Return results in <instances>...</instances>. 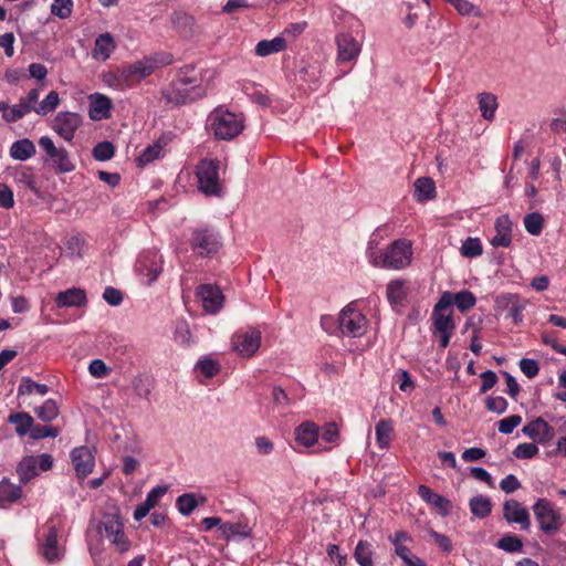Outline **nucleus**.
I'll use <instances>...</instances> for the list:
<instances>
[{
	"label": "nucleus",
	"mask_w": 566,
	"mask_h": 566,
	"mask_svg": "<svg viewBox=\"0 0 566 566\" xmlns=\"http://www.w3.org/2000/svg\"><path fill=\"white\" fill-rule=\"evenodd\" d=\"M196 369L200 371L206 378H212L220 371V365L217 360L210 357H203L196 364Z\"/></svg>",
	"instance_id": "obj_49"
},
{
	"label": "nucleus",
	"mask_w": 566,
	"mask_h": 566,
	"mask_svg": "<svg viewBox=\"0 0 566 566\" xmlns=\"http://www.w3.org/2000/svg\"><path fill=\"white\" fill-rule=\"evenodd\" d=\"M319 437L324 442L336 443L338 440V437H339V432H338V428H337L336 423H334V422L326 423L323 427L322 432L319 433Z\"/></svg>",
	"instance_id": "obj_64"
},
{
	"label": "nucleus",
	"mask_w": 566,
	"mask_h": 566,
	"mask_svg": "<svg viewBox=\"0 0 566 566\" xmlns=\"http://www.w3.org/2000/svg\"><path fill=\"white\" fill-rule=\"evenodd\" d=\"M71 460L76 472L81 479L86 478L94 469L95 459L92 451L87 447H78L71 452Z\"/></svg>",
	"instance_id": "obj_20"
},
{
	"label": "nucleus",
	"mask_w": 566,
	"mask_h": 566,
	"mask_svg": "<svg viewBox=\"0 0 566 566\" xmlns=\"http://www.w3.org/2000/svg\"><path fill=\"white\" fill-rule=\"evenodd\" d=\"M166 485H157L153 488L146 495L143 503L138 504L134 511V518L140 521L146 517L151 509H154L160 499L167 493Z\"/></svg>",
	"instance_id": "obj_25"
},
{
	"label": "nucleus",
	"mask_w": 566,
	"mask_h": 566,
	"mask_svg": "<svg viewBox=\"0 0 566 566\" xmlns=\"http://www.w3.org/2000/svg\"><path fill=\"white\" fill-rule=\"evenodd\" d=\"M387 226H381L373 233L367 247V258L376 268L390 270H403L411 264L412 261V243L408 239L395 240L384 252L377 251L378 239L381 232H385Z\"/></svg>",
	"instance_id": "obj_1"
},
{
	"label": "nucleus",
	"mask_w": 566,
	"mask_h": 566,
	"mask_svg": "<svg viewBox=\"0 0 566 566\" xmlns=\"http://www.w3.org/2000/svg\"><path fill=\"white\" fill-rule=\"evenodd\" d=\"M196 295L200 298L202 307L209 314H217L223 306V294L216 285L201 284L197 287Z\"/></svg>",
	"instance_id": "obj_18"
},
{
	"label": "nucleus",
	"mask_w": 566,
	"mask_h": 566,
	"mask_svg": "<svg viewBox=\"0 0 566 566\" xmlns=\"http://www.w3.org/2000/svg\"><path fill=\"white\" fill-rule=\"evenodd\" d=\"M527 303L528 302L521 298L518 294L513 293H503L495 298L496 307L507 310V317L512 319L514 325H521L523 323V312Z\"/></svg>",
	"instance_id": "obj_16"
},
{
	"label": "nucleus",
	"mask_w": 566,
	"mask_h": 566,
	"mask_svg": "<svg viewBox=\"0 0 566 566\" xmlns=\"http://www.w3.org/2000/svg\"><path fill=\"white\" fill-rule=\"evenodd\" d=\"M97 531L115 546L117 552L125 553L130 548V541L125 535L124 524L118 514H104L97 525Z\"/></svg>",
	"instance_id": "obj_6"
},
{
	"label": "nucleus",
	"mask_w": 566,
	"mask_h": 566,
	"mask_svg": "<svg viewBox=\"0 0 566 566\" xmlns=\"http://www.w3.org/2000/svg\"><path fill=\"white\" fill-rule=\"evenodd\" d=\"M154 73L153 65L149 60L144 57L143 60L136 61L129 65L122 67V78L129 82L130 87L142 80L148 77Z\"/></svg>",
	"instance_id": "obj_21"
},
{
	"label": "nucleus",
	"mask_w": 566,
	"mask_h": 566,
	"mask_svg": "<svg viewBox=\"0 0 566 566\" xmlns=\"http://www.w3.org/2000/svg\"><path fill=\"white\" fill-rule=\"evenodd\" d=\"M495 235L491 239L494 248H507L512 242V221L509 216H500L495 220Z\"/></svg>",
	"instance_id": "obj_24"
},
{
	"label": "nucleus",
	"mask_w": 566,
	"mask_h": 566,
	"mask_svg": "<svg viewBox=\"0 0 566 566\" xmlns=\"http://www.w3.org/2000/svg\"><path fill=\"white\" fill-rule=\"evenodd\" d=\"M522 422V417L518 415L509 416L497 422V429L503 434H510Z\"/></svg>",
	"instance_id": "obj_58"
},
{
	"label": "nucleus",
	"mask_w": 566,
	"mask_h": 566,
	"mask_svg": "<svg viewBox=\"0 0 566 566\" xmlns=\"http://www.w3.org/2000/svg\"><path fill=\"white\" fill-rule=\"evenodd\" d=\"M36 417L43 422H51L57 418L60 413L59 406L55 400L48 399L34 409Z\"/></svg>",
	"instance_id": "obj_45"
},
{
	"label": "nucleus",
	"mask_w": 566,
	"mask_h": 566,
	"mask_svg": "<svg viewBox=\"0 0 566 566\" xmlns=\"http://www.w3.org/2000/svg\"><path fill=\"white\" fill-rule=\"evenodd\" d=\"M496 546L507 553H520L523 548V542L515 535H504L497 541Z\"/></svg>",
	"instance_id": "obj_50"
},
{
	"label": "nucleus",
	"mask_w": 566,
	"mask_h": 566,
	"mask_svg": "<svg viewBox=\"0 0 566 566\" xmlns=\"http://www.w3.org/2000/svg\"><path fill=\"white\" fill-rule=\"evenodd\" d=\"M21 491L8 481L0 482V503H11L20 497Z\"/></svg>",
	"instance_id": "obj_52"
},
{
	"label": "nucleus",
	"mask_w": 566,
	"mask_h": 566,
	"mask_svg": "<svg viewBox=\"0 0 566 566\" xmlns=\"http://www.w3.org/2000/svg\"><path fill=\"white\" fill-rule=\"evenodd\" d=\"M188 241L192 252L201 258L216 254L222 245L220 233L211 227L192 229Z\"/></svg>",
	"instance_id": "obj_5"
},
{
	"label": "nucleus",
	"mask_w": 566,
	"mask_h": 566,
	"mask_svg": "<svg viewBox=\"0 0 566 566\" xmlns=\"http://www.w3.org/2000/svg\"><path fill=\"white\" fill-rule=\"evenodd\" d=\"M112 101L106 95L93 93L88 95V115L93 120L111 117Z\"/></svg>",
	"instance_id": "obj_22"
},
{
	"label": "nucleus",
	"mask_w": 566,
	"mask_h": 566,
	"mask_svg": "<svg viewBox=\"0 0 566 566\" xmlns=\"http://www.w3.org/2000/svg\"><path fill=\"white\" fill-rule=\"evenodd\" d=\"M522 431L526 437L538 442H546L554 436V429L543 418L531 421Z\"/></svg>",
	"instance_id": "obj_26"
},
{
	"label": "nucleus",
	"mask_w": 566,
	"mask_h": 566,
	"mask_svg": "<svg viewBox=\"0 0 566 566\" xmlns=\"http://www.w3.org/2000/svg\"><path fill=\"white\" fill-rule=\"evenodd\" d=\"M534 516L538 523L539 530L547 534L553 535L557 533L563 526V517L554 504L547 499H538L532 506Z\"/></svg>",
	"instance_id": "obj_8"
},
{
	"label": "nucleus",
	"mask_w": 566,
	"mask_h": 566,
	"mask_svg": "<svg viewBox=\"0 0 566 566\" xmlns=\"http://www.w3.org/2000/svg\"><path fill=\"white\" fill-rule=\"evenodd\" d=\"M167 145V140L161 137L148 145L137 157L136 161L139 167H145L151 161L160 158L164 155V148Z\"/></svg>",
	"instance_id": "obj_33"
},
{
	"label": "nucleus",
	"mask_w": 566,
	"mask_h": 566,
	"mask_svg": "<svg viewBox=\"0 0 566 566\" xmlns=\"http://www.w3.org/2000/svg\"><path fill=\"white\" fill-rule=\"evenodd\" d=\"M387 298L390 304L399 305L407 296L406 281L392 280L388 283L386 289Z\"/></svg>",
	"instance_id": "obj_41"
},
{
	"label": "nucleus",
	"mask_w": 566,
	"mask_h": 566,
	"mask_svg": "<svg viewBox=\"0 0 566 566\" xmlns=\"http://www.w3.org/2000/svg\"><path fill=\"white\" fill-rule=\"evenodd\" d=\"M471 513L478 518H484L490 515L492 511L491 500L485 495H476L470 500L469 503Z\"/></svg>",
	"instance_id": "obj_43"
},
{
	"label": "nucleus",
	"mask_w": 566,
	"mask_h": 566,
	"mask_svg": "<svg viewBox=\"0 0 566 566\" xmlns=\"http://www.w3.org/2000/svg\"><path fill=\"white\" fill-rule=\"evenodd\" d=\"M191 66L180 69L177 78L172 81L167 88L163 91V96L170 104H187L205 95V88L197 84L195 77L189 76L192 72Z\"/></svg>",
	"instance_id": "obj_2"
},
{
	"label": "nucleus",
	"mask_w": 566,
	"mask_h": 566,
	"mask_svg": "<svg viewBox=\"0 0 566 566\" xmlns=\"http://www.w3.org/2000/svg\"><path fill=\"white\" fill-rule=\"evenodd\" d=\"M220 163L217 159L205 158L196 166L198 189L206 196L219 197L222 195V186L219 176Z\"/></svg>",
	"instance_id": "obj_4"
},
{
	"label": "nucleus",
	"mask_w": 566,
	"mask_h": 566,
	"mask_svg": "<svg viewBox=\"0 0 566 566\" xmlns=\"http://www.w3.org/2000/svg\"><path fill=\"white\" fill-rule=\"evenodd\" d=\"M232 345L240 356L251 357L261 345V332L254 327L240 329L233 335Z\"/></svg>",
	"instance_id": "obj_14"
},
{
	"label": "nucleus",
	"mask_w": 566,
	"mask_h": 566,
	"mask_svg": "<svg viewBox=\"0 0 566 566\" xmlns=\"http://www.w3.org/2000/svg\"><path fill=\"white\" fill-rule=\"evenodd\" d=\"M83 118L75 112H59L51 122V129L63 140L70 143L82 126Z\"/></svg>",
	"instance_id": "obj_13"
},
{
	"label": "nucleus",
	"mask_w": 566,
	"mask_h": 566,
	"mask_svg": "<svg viewBox=\"0 0 566 566\" xmlns=\"http://www.w3.org/2000/svg\"><path fill=\"white\" fill-rule=\"evenodd\" d=\"M442 295H448L450 306L454 304L460 312H467L468 310L472 308L476 303V297L470 291H462L455 294L444 292Z\"/></svg>",
	"instance_id": "obj_38"
},
{
	"label": "nucleus",
	"mask_w": 566,
	"mask_h": 566,
	"mask_svg": "<svg viewBox=\"0 0 566 566\" xmlns=\"http://www.w3.org/2000/svg\"><path fill=\"white\" fill-rule=\"evenodd\" d=\"M59 433L60 430L56 427L33 423L32 430L29 432V436L33 440H39L46 437L55 438L59 436Z\"/></svg>",
	"instance_id": "obj_55"
},
{
	"label": "nucleus",
	"mask_w": 566,
	"mask_h": 566,
	"mask_svg": "<svg viewBox=\"0 0 566 566\" xmlns=\"http://www.w3.org/2000/svg\"><path fill=\"white\" fill-rule=\"evenodd\" d=\"M485 407L489 411L495 412V413H504L507 409V401L504 397L497 396V397H488L485 401Z\"/></svg>",
	"instance_id": "obj_62"
},
{
	"label": "nucleus",
	"mask_w": 566,
	"mask_h": 566,
	"mask_svg": "<svg viewBox=\"0 0 566 566\" xmlns=\"http://www.w3.org/2000/svg\"><path fill=\"white\" fill-rule=\"evenodd\" d=\"M59 104H60L59 93L56 91H51V92H49V94L45 96V98L43 101L36 102L35 114H38L40 116H45V115L52 113L53 111H55L56 107L59 106Z\"/></svg>",
	"instance_id": "obj_46"
},
{
	"label": "nucleus",
	"mask_w": 566,
	"mask_h": 566,
	"mask_svg": "<svg viewBox=\"0 0 566 566\" xmlns=\"http://www.w3.org/2000/svg\"><path fill=\"white\" fill-rule=\"evenodd\" d=\"M38 143L40 148L45 153L46 160L52 163L56 172L66 174L75 169L74 164L70 159L69 151L64 147H56L51 137L42 136Z\"/></svg>",
	"instance_id": "obj_10"
},
{
	"label": "nucleus",
	"mask_w": 566,
	"mask_h": 566,
	"mask_svg": "<svg viewBox=\"0 0 566 566\" xmlns=\"http://www.w3.org/2000/svg\"><path fill=\"white\" fill-rule=\"evenodd\" d=\"M476 98L481 116L485 120H493L499 106L496 96L492 93L483 92L480 93Z\"/></svg>",
	"instance_id": "obj_35"
},
{
	"label": "nucleus",
	"mask_w": 566,
	"mask_h": 566,
	"mask_svg": "<svg viewBox=\"0 0 566 566\" xmlns=\"http://www.w3.org/2000/svg\"><path fill=\"white\" fill-rule=\"evenodd\" d=\"M43 557L50 562L60 560L63 556V549L57 544V530L54 525H48L44 542L41 544Z\"/></svg>",
	"instance_id": "obj_23"
},
{
	"label": "nucleus",
	"mask_w": 566,
	"mask_h": 566,
	"mask_svg": "<svg viewBox=\"0 0 566 566\" xmlns=\"http://www.w3.org/2000/svg\"><path fill=\"white\" fill-rule=\"evenodd\" d=\"M544 219L541 213L532 212L524 217V227L532 235L541 234L543 230Z\"/></svg>",
	"instance_id": "obj_51"
},
{
	"label": "nucleus",
	"mask_w": 566,
	"mask_h": 566,
	"mask_svg": "<svg viewBox=\"0 0 566 566\" xmlns=\"http://www.w3.org/2000/svg\"><path fill=\"white\" fill-rule=\"evenodd\" d=\"M13 177L17 182L25 185L31 190H35L36 179L31 167L23 166L17 168Z\"/></svg>",
	"instance_id": "obj_47"
},
{
	"label": "nucleus",
	"mask_w": 566,
	"mask_h": 566,
	"mask_svg": "<svg viewBox=\"0 0 566 566\" xmlns=\"http://www.w3.org/2000/svg\"><path fill=\"white\" fill-rule=\"evenodd\" d=\"M36 153L34 144L28 139H19L14 142L10 147V156L20 161L28 160L33 157Z\"/></svg>",
	"instance_id": "obj_36"
},
{
	"label": "nucleus",
	"mask_w": 566,
	"mask_h": 566,
	"mask_svg": "<svg viewBox=\"0 0 566 566\" xmlns=\"http://www.w3.org/2000/svg\"><path fill=\"white\" fill-rule=\"evenodd\" d=\"M521 371L530 379L536 377L539 371V367L536 360L531 358H522L520 360Z\"/></svg>",
	"instance_id": "obj_63"
},
{
	"label": "nucleus",
	"mask_w": 566,
	"mask_h": 566,
	"mask_svg": "<svg viewBox=\"0 0 566 566\" xmlns=\"http://www.w3.org/2000/svg\"><path fill=\"white\" fill-rule=\"evenodd\" d=\"M92 154L96 160L105 161L113 158L115 148L111 142H101L93 148Z\"/></svg>",
	"instance_id": "obj_54"
},
{
	"label": "nucleus",
	"mask_w": 566,
	"mask_h": 566,
	"mask_svg": "<svg viewBox=\"0 0 566 566\" xmlns=\"http://www.w3.org/2000/svg\"><path fill=\"white\" fill-rule=\"evenodd\" d=\"M539 449L535 443H520L513 451L517 459H532L538 453Z\"/></svg>",
	"instance_id": "obj_60"
},
{
	"label": "nucleus",
	"mask_w": 566,
	"mask_h": 566,
	"mask_svg": "<svg viewBox=\"0 0 566 566\" xmlns=\"http://www.w3.org/2000/svg\"><path fill=\"white\" fill-rule=\"evenodd\" d=\"M115 49L116 42L114 36L108 32L102 33L95 39L92 57L95 61L104 62L111 57Z\"/></svg>",
	"instance_id": "obj_27"
},
{
	"label": "nucleus",
	"mask_w": 566,
	"mask_h": 566,
	"mask_svg": "<svg viewBox=\"0 0 566 566\" xmlns=\"http://www.w3.org/2000/svg\"><path fill=\"white\" fill-rule=\"evenodd\" d=\"M319 438L318 427L312 421H305L295 429V440L306 448L313 447Z\"/></svg>",
	"instance_id": "obj_30"
},
{
	"label": "nucleus",
	"mask_w": 566,
	"mask_h": 566,
	"mask_svg": "<svg viewBox=\"0 0 566 566\" xmlns=\"http://www.w3.org/2000/svg\"><path fill=\"white\" fill-rule=\"evenodd\" d=\"M482 244L478 238H467L461 247V254L467 258H475L482 254Z\"/></svg>",
	"instance_id": "obj_53"
},
{
	"label": "nucleus",
	"mask_w": 566,
	"mask_h": 566,
	"mask_svg": "<svg viewBox=\"0 0 566 566\" xmlns=\"http://www.w3.org/2000/svg\"><path fill=\"white\" fill-rule=\"evenodd\" d=\"M503 517L510 524H517L523 531H527L531 527L530 513L516 500H506L503 504Z\"/></svg>",
	"instance_id": "obj_19"
},
{
	"label": "nucleus",
	"mask_w": 566,
	"mask_h": 566,
	"mask_svg": "<svg viewBox=\"0 0 566 566\" xmlns=\"http://www.w3.org/2000/svg\"><path fill=\"white\" fill-rule=\"evenodd\" d=\"M340 335L361 337L368 327V319L357 307V302H350L339 312Z\"/></svg>",
	"instance_id": "obj_7"
},
{
	"label": "nucleus",
	"mask_w": 566,
	"mask_h": 566,
	"mask_svg": "<svg viewBox=\"0 0 566 566\" xmlns=\"http://www.w3.org/2000/svg\"><path fill=\"white\" fill-rule=\"evenodd\" d=\"M85 303V292L76 287L60 292L55 297V304L57 307H80Z\"/></svg>",
	"instance_id": "obj_31"
},
{
	"label": "nucleus",
	"mask_w": 566,
	"mask_h": 566,
	"mask_svg": "<svg viewBox=\"0 0 566 566\" xmlns=\"http://www.w3.org/2000/svg\"><path fill=\"white\" fill-rule=\"evenodd\" d=\"M335 42L338 64L355 62L358 59L361 52V43L352 33H339L336 35Z\"/></svg>",
	"instance_id": "obj_17"
},
{
	"label": "nucleus",
	"mask_w": 566,
	"mask_h": 566,
	"mask_svg": "<svg viewBox=\"0 0 566 566\" xmlns=\"http://www.w3.org/2000/svg\"><path fill=\"white\" fill-rule=\"evenodd\" d=\"M163 256L157 250L143 251L135 263V271L145 284L154 283L163 271Z\"/></svg>",
	"instance_id": "obj_9"
},
{
	"label": "nucleus",
	"mask_w": 566,
	"mask_h": 566,
	"mask_svg": "<svg viewBox=\"0 0 566 566\" xmlns=\"http://www.w3.org/2000/svg\"><path fill=\"white\" fill-rule=\"evenodd\" d=\"M53 465V458L48 453H42L40 455H28L24 457L17 468V474L19 476L20 482L28 483L34 476H36L40 471H48Z\"/></svg>",
	"instance_id": "obj_12"
},
{
	"label": "nucleus",
	"mask_w": 566,
	"mask_h": 566,
	"mask_svg": "<svg viewBox=\"0 0 566 566\" xmlns=\"http://www.w3.org/2000/svg\"><path fill=\"white\" fill-rule=\"evenodd\" d=\"M298 76L301 81L308 84L312 91H315L321 83L322 64L317 61H302V66L298 70Z\"/></svg>",
	"instance_id": "obj_29"
},
{
	"label": "nucleus",
	"mask_w": 566,
	"mask_h": 566,
	"mask_svg": "<svg viewBox=\"0 0 566 566\" xmlns=\"http://www.w3.org/2000/svg\"><path fill=\"white\" fill-rule=\"evenodd\" d=\"M448 295H441L432 311L433 333H453L455 325Z\"/></svg>",
	"instance_id": "obj_15"
},
{
	"label": "nucleus",
	"mask_w": 566,
	"mask_h": 566,
	"mask_svg": "<svg viewBox=\"0 0 566 566\" xmlns=\"http://www.w3.org/2000/svg\"><path fill=\"white\" fill-rule=\"evenodd\" d=\"M321 327L329 335H340L339 315L335 318L332 315L321 316Z\"/></svg>",
	"instance_id": "obj_57"
},
{
	"label": "nucleus",
	"mask_w": 566,
	"mask_h": 566,
	"mask_svg": "<svg viewBox=\"0 0 566 566\" xmlns=\"http://www.w3.org/2000/svg\"><path fill=\"white\" fill-rule=\"evenodd\" d=\"M176 506L182 515L188 516L198 506V501L195 494L185 493L177 497Z\"/></svg>",
	"instance_id": "obj_48"
},
{
	"label": "nucleus",
	"mask_w": 566,
	"mask_h": 566,
	"mask_svg": "<svg viewBox=\"0 0 566 566\" xmlns=\"http://www.w3.org/2000/svg\"><path fill=\"white\" fill-rule=\"evenodd\" d=\"M287 48L286 38L277 35L272 40H262L256 43L254 54L260 57H265L271 54L280 53Z\"/></svg>",
	"instance_id": "obj_32"
},
{
	"label": "nucleus",
	"mask_w": 566,
	"mask_h": 566,
	"mask_svg": "<svg viewBox=\"0 0 566 566\" xmlns=\"http://www.w3.org/2000/svg\"><path fill=\"white\" fill-rule=\"evenodd\" d=\"M120 75H122V69L118 70L117 72H109L104 75V82L108 86L115 87L117 90H125V88L130 87L129 82L124 81V78H122Z\"/></svg>",
	"instance_id": "obj_61"
},
{
	"label": "nucleus",
	"mask_w": 566,
	"mask_h": 566,
	"mask_svg": "<svg viewBox=\"0 0 566 566\" xmlns=\"http://www.w3.org/2000/svg\"><path fill=\"white\" fill-rule=\"evenodd\" d=\"M418 495L429 505L436 507L440 515L448 516L450 514L451 503L444 496L433 492L427 485H419Z\"/></svg>",
	"instance_id": "obj_28"
},
{
	"label": "nucleus",
	"mask_w": 566,
	"mask_h": 566,
	"mask_svg": "<svg viewBox=\"0 0 566 566\" xmlns=\"http://www.w3.org/2000/svg\"><path fill=\"white\" fill-rule=\"evenodd\" d=\"M376 441L380 449H388L394 436L392 422L389 419H380L376 427Z\"/></svg>",
	"instance_id": "obj_37"
},
{
	"label": "nucleus",
	"mask_w": 566,
	"mask_h": 566,
	"mask_svg": "<svg viewBox=\"0 0 566 566\" xmlns=\"http://www.w3.org/2000/svg\"><path fill=\"white\" fill-rule=\"evenodd\" d=\"M222 535L227 538L245 539L251 537L252 530L245 522H227L220 525Z\"/></svg>",
	"instance_id": "obj_34"
},
{
	"label": "nucleus",
	"mask_w": 566,
	"mask_h": 566,
	"mask_svg": "<svg viewBox=\"0 0 566 566\" xmlns=\"http://www.w3.org/2000/svg\"><path fill=\"white\" fill-rule=\"evenodd\" d=\"M72 0H54L51 6V12L60 19H66L72 14Z\"/></svg>",
	"instance_id": "obj_56"
},
{
	"label": "nucleus",
	"mask_w": 566,
	"mask_h": 566,
	"mask_svg": "<svg viewBox=\"0 0 566 566\" xmlns=\"http://www.w3.org/2000/svg\"><path fill=\"white\" fill-rule=\"evenodd\" d=\"M374 548L367 541H359L354 551V558L359 566H374Z\"/></svg>",
	"instance_id": "obj_42"
},
{
	"label": "nucleus",
	"mask_w": 566,
	"mask_h": 566,
	"mask_svg": "<svg viewBox=\"0 0 566 566\" xmlns=\"http://www.w3.org/2000/svg\"><path fill=\"white\" fill-rule=\"evenodd\" d=\"M413 186H415L413 197L419 202L432 199L436 195V186H434V182L430 178H427V177L418 178L415 181Z\"/></svg>",
	"instance_id": "obj_39"
},
{
	"label": "nucleus",
	"mask_w": 566,
	"mask_h": 566,
	"mask_svg": "<svg viewBox=\"0 0 566 566\" xmlns=\"http://www.w3.org/2000/svg\"><path fill=\"white\" fill-rule=\"evenodd\" d=\"M395 553L399 556L407 566L421 565L422 559L413 555L406 545H397Z\"/></svg>",
	"instance_id": "obj_59"
},
{
	"label": "nucleus",
	"mask_w": 566,
	"mask_h": 566,
	"mask_svg": "<svg viewBox=\"0 0 566 566\" xmlns=\"http://www.w3.org/2000/svg\"><path fill=\"white\" fill-rule=\"evenodd\" d=\"M40 97V90L32 88L27 95L21 96L19 102L13 105H9L4 102L3 107V120L8 124L17 123L31 112L35 113L36 102Z\"/></svg>",
	"instance_id": "obj_11"
},
{
	"label": "nucleus",
	"mask_w": 566,
	"mask_h": 566,
	"mask_svg": "<svg viewBox=\"0 0 566 566\" xmlns=\"http://www.w3.org/2000/svg\"><path fill=\"white\" fill-rule=\"evenodd\" d=\"M8 422L15 426V432L19 437H24L32 430L33 418L24 411L14 412L9 415Z\"/></svg>",
	"instance_id": "obj_40"
},
{
	"label": "nucleus",
	"mask_w": 566,
	"mask_h": 566,
	"mask_svg": "<svg viewBox=\"0 0 566 566\" xmlns=\"http://www.w3.org/2000/svg\"><path fill=\"white\" fill-rule=\"evenodd\" d=\"M210 132L217 139L230 140L242 133L244 117L240 113L230 112L224 106L216 107L207 119Z\"/></svg>",
	"instance_id": "obj_3"
},
{
	"label": "nucleus",
	"mask_w": 566,
	"mask_h": 566,
	"mask_svg": "<svg viewBox=\"0 0 566 566\" xmlns=\"http://www.w3.org/2000/svg\"><path fill=\"white\" fill-rule=\"evenodd\" d=\"M49 392V387L44 384H38L30 377H23L18 387V396L36 394L45 396Z\"/></svg>",
	"instance_id": "obj_44"
}]
</instances>
